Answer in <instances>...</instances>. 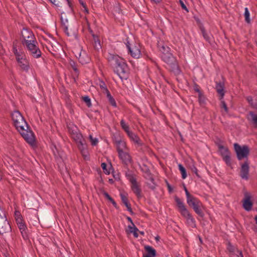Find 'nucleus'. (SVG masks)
<instances>
[{
	"instance_id": "1",
	"label": "nucleus",
	"mask_w": 257,
	"mask_h": 257,
	"mask_svg": "<svg viewBox=\"0 0 257 257\" xmlns=\"http://www.w3.org/2000/svg\"><path fill=\"white\" fill-rule=\"evenodd\" d=\"M107 59L114 72L118 75L122 82L127 81L128 78V67L123 59L117 55L109 54Z\"/></svg>"
},
{
	"instance_id": "2",
	"label": "nucleus",
	"mask_w": 257,
	"mask_h": 257,
	"mask_svg": "<svg viewBox=\"0 0 257 257\" xmlns=\"http://www.w3.org/2000/svg\"><path fill=\"white\" fill-rule=\"evenodd\" d=\"M14 124L22 137L28 143L32 145L34 144L35 141L34 134L25 120H22L20 122H16Z\"/></svg>"
},
{
	"instance_id": "3",
	"label": "nucleus",
	"mask_w": 257,
	"mask_h": 257,
	"mask_svg": "<svg viewBox=\"0 0 257 257\" xmlns=\"http://www.w3.org/2000/svg\"><path fill=\"white\" fill-rule=\"evenodd\" d=\"M115 143L116 146V149L120 160L124 165L127 166L128 163V153L126 143L121 140L116 141Z\"/></svg>"
},
{
	"instance_id": "4",
	"label": "nucleus",
	"mask_w": 257,
	"mask_h": 257,
	"mask_svg": "<svg viewBox=\"0 0 257 257\" xmlns=\"http://www.w3.org/2000/svg\"><path fill=\"white\" fill-rule=\"evenodd\" d=\"M71 137L77 144V147L80 150L81 154L84 159H86L88 158V151L87 150L86 141L83 138L82 135L81 134L80 131H79Z\"/></svg>"
},
{
	"instance_id": "5",
	"label": "nucleus",
	"mask_w": 257,
	"mask_h": 257,
	"mask_svg": "<svg viewBox=\"0 0 257 257\" xmlns=\"http://www.w3.org/2000/svg\"><path fill=\"white\" fill-rule=\"evenodd\" d=\"M160 50L162 53V59L164 62L174 67L177 66L176 60L170 53V48L169 47L163 46L161 47Z\"/></svg>"
},
{
	"instance_id": "6",
	"label": "nucleus",
	"mask_w": 257,
	"mask_h": 257,
	"mask_svg": "<svg viewBox=\"0 0 257 257\" xmlns=\"http://www.w3.org/2000/svg\"><path fill=\"white\" fill-rule=\"evenodd\" d=\"M38 44L36 40L32 41L27 42V43L23 45L29 52V54L34 58H39L41 56V52L37 46Z\"/></svg>"
},
{
	"instance_id": "7",
	"label": "nucleus",
	"mask_w": 257,
	"mask_h": 257,
	"mask_svg": "<svg viewBox=\"0 0 257 257\" xmlns=\"http://www.w3.org/2000/svg\"><path fill=\"white\" fill-rule=\"evenodd\" d=\"M234 148L238 160H241L247 158L249 153V149L247 146H240L235 143L234 144Z\"/></svg>"
},
{
	"instance_id": "8",
	"label": "nucleus",
	"mask_w": 257,
	"mask_h": 257,
	"mask_svg": "<svg viewBox=\"0 0 257 257\" xmlns=\"http://www.w3.org/2000/svg\"><path fill=\"white\" fill-rule=\"evenodd\" d=\"M188 205L193 207L195 212L199 215H202L201 208L203 207L201 202L197 198L192 197L187 199Z\"/></svg>"
},
{
	"instance_id": "9",
	"label": "nucleus",
	"mask_w": 257,
	"mask_h": 257,
	"mask_svg": "<svg viewBox=\"0 0 257 257\" xmlns=\"http://www.w3.org/2000/svg\"><path fill=\"white\" fill-rule=\"evenodd\" d=\"M21 36L23 38L22 41L23 45L27 43V42L36 40L35 35L32 31L27 28H24L21 31Z\"/></svg>"
},
{
	"instance_id": "10",
	"label": "nucleus",
	"mask_w": 257,
	"mask_h": 257,
	"mask_svg": "<svg viewBox=\"0 0 257 257\" xmlns=\"http://www.w3.org/2000/svg\"><path fill=\"white\" fill-rule=\"evenodd\" d=\"M16 60L21 70L26 72H28L30 69V63L25 54H22V56L16 59Z\"/></svg>"
},
{
	"instance_id": "11",
	"label": "nucleus",
	"mask_w": 257,
	"mask_h": 257,
	"mask_svg": "<svg viewBox=\"0 0 257 257\" xmlns=\"http://www.w3.org/2000/svg\"><path fill=\"white\" fill-rule=\"evenodd\" d=\"M130 182L131 183V188L134 193L138 197L141 196L140 185L137 178L134 176L130 175Z\"/></svg>"
},
{
	"instance_id": "12",
	"label": "nucleus",
	"mask_w": 257,
	"mask_h": 257,
	"mask_svg": "<svg viewBox=\"0 0 257 257\" xmlns=\"http://www.w3.org/2000/svg\"><path fill=\"white\" fill-rule=\"evenodd\" d=\"M12 231V228L7 218L0 220V234L9 233Z\"/></svg>"
},
{
	"instance_id": "13",
	"label": "nucleus",
	"mask_w": 257,
	"mask_h": 257,
	"mask_svg": "<svg viewBox=\"0 0 257 257\" xmlns=\"http://www.w3.org/2000/svg\"><path fill=\"white\" fill-rule=\"evenodd\" d=\"M52 41L48 40L46 39H44L46 41V43L44 44L47 49L53 55H55L57 53V48L56 45L58 44V43L53 39L51 37Z\"/></svg>"
},
{
	"instance_id": "14",
	"label": "nucleus",
	"mask_w": 257,
	"mask_h": 257,
	"mask_svg": "<svg viewBox=\"0 0 257 257\" xmlns=\"http://www.w3.org/2000/svg\"><path fill=\"white\" fill-rule=\"evenodd\" d=\"M244 198L243 201V208L248 211H250L252 207V203L251 201V195L250 193L245 192L244 194Z\"/></svg>"
},
{
	"instance_id": "15",
	"label": "nucleus",
	"mask_w": 257,
	"mask_h": 257,
	"mask_svg": "<svg viewBox=\"0 0 257 257\" xmlns=\"http://www.w3.org/2000/svg\"><path fill=\"white\" fill-rule=\"evenodd\" d=\"M219 150L226 164L227 165H230L231 161L230 153L229 152L228 149L226 147L220 145L219 146Z\"/></svg>"
},
{
	"instance_id": "16",
	"label": "nucleus",
	"mask_w": 257,
	"mask_h": 257,
	"mask_svg": "<svg viewBox=\"0 0 257 257\" xmlns=\"http://www.w3.org/2000/svg\"><path fill=\"white\" fill-rule=\"evenodd\" d=\"M249 174V164L247 162H245L241 166L240 169V177L242 179L247 180Z\"/></svg>"
},
{
	"instance_id": "17",
	"label": "nucleus",
	"mask_w": 257,
	"mask_h": 257,
	"mask_svg": "<svg viewBox=\"0 0 257 257\" xmlns=\"http://www.w3.org/2000/svg\"><path fill=\"white\" fill-rule=\"evenodd\" d=\"M181 214L184 218H185L186 220V223L188 225L192 228H194L196 226L195 220L189 213L188 210L186 211V213L185 212L184 214L183 213Z\"/></svg>"
},
{
	"instance_id": "18",
	"label": "nucleus",
	"mask_w": 257,
	"mask_h": 257,
	"mask_svg": "<svg viewBox=\"0 0 257 257\" xmlns=\"http://www.w3.org/2000/svg\"><path fill=\"white\" fill-rule=\"evenodd\" d=\"M140 46L139 44H137L134 46L130 47V53L133 57L135 58H139L141 56Z\"/></svg>"
},
{
	"instance_id": "19",
	"label": "nucleus",
	"mask_w": 257,
	"mask_h": 257,
	"mask_svg": "<svg viewBox=\"0 0 257 257\" xmlns=\"http://www.w3.org/2000/svg\"><path fill=\"white\" fill-rule=\"evenodd\" d=\"M227 249L230 252V257H243L241 251L230 244H228Z\"/></svg>"
},
{
	"instance_id": "20",
	"label": "nucleus",
	"mask_w": 257,
	"mask_h": 257,
	"mask_svg": "<svg viewBox=\"0 0 257 257\" xmlns=\"http://www.w3.org/2000/svg\"><path fill=\"white\" fill-rule=\"evenodd\" d=\"M78 60L82 64L88 63L90 60L89 57L84 51H81L79 54Z\"/></svg>"
},
{
	"instance_id": "21",
	"label": "nucleus",
	"mask_w": 257,
	"mask_h": 257,
	"mask_svg": "<svg viewBox=\"0 0 257 257\" xmlns=\"http://www.w3.org/2000/svg\"><path fill=\"white\" fill-rule=\"evenodd\" d=\"M247 119L254 127H257V113L250 111L247 115Z\"/></svg>"
},
{
	"instance_id": "22",
	"label": "nucleus",
	"mask_w": 257,
	"mask_h": 257,
	"mask_svg": "<svg viewBox=\"0 0 257 257\" xmlns=\"http://www.w3.org/2000/svg\"><path fill=\"white\" fill-rule=\"evenodd\" d=\"M146 253L144 254L143 257H155L156 255V250L152 246L146 245L145 246Z\"/></svg>"
},
{
	"instance_id": "23",
	"label": "nucleus",
	"mask_w": 257,
	"mask_h": 257,
	"mask_svg": "<svg viewBox=\"0 0 257 257\" xmlns=\"http://www.w3.org/2000/svg\"><path fill=\"white\" fill-rule=\"evenodd\" d=\"M176 202L177 205V207L179 208V212L181 214L186 213V211H187V209L185 206L183 202L178 197H175V198Z\"/></svg>"
},
{
	"instance_id": "24",
	"label": "nucleus",
	"mask_w": 257,
	"mask_h": 257,
	"mask_svg": "<svg viewBox=\"0 0 257 257\" xmlns=\"http://www.w3.org/2000/svg\"><path fill=\"white\" fill-rule=\"evenodd\" d=\"M12 117L14 122V124L25 120L24 117L22 116L19 111H15L12 113Z\"/></svg>"
},
{
	"instance_id": "25",
	"label": "nucleus",
	"mask_w": 257,
	"mask_h": 257,
	"mask_svg": "<svg viewBox=\"0 0 257 257\" xmlns=\"http://www.w3.org/2000/svg\"><path fill=\"white\" fill-rule=\"evenodd\" d=\"M130 222L131 223L132 226L130 225V232L133 233L135 237H138L139 233L144 234V232L140 231L136 227L134 224L133 223L131 219L130 218Z\"/></svg>"
},
{
	"instance_id": "26",
	"label": "nucleus",
	"mask_w": 257,
	"mask_h": 257,
	"mask_svg": "<svg viewBox=\"0 0 257 257\" xmlns=\"http://www.w3.org/2000/svg\"><path fill=\"white\" fill-rule=\"evenodd\" d=\"M18 226L21 231V233L24 239H27L28 238V234L27 233V228L25 223H19L18 225Z\"/></svg>"
},
{
	"instance_id": "27",
	"label": "nucleus",
	"mask_w": 257,
	"mask_h": 257,
	"mask_svg": "<svg viewBox=\"0 0 257 257\" xmlns=\"http://www.w3.org/2000/svg\"><path fill=\"white\" fill-rule=\"evenodd\" d=\"M224 86L223 83L219 82L216 83V89L219 94L221 96V99H222L224 95Z\"/></svg>"
},
{
	"instance_id": "28",
	"label": "nucleus",
	"mask_w": 257,
	"mask_h": 257,
	"mask_svg": "<svg viewBox=\"0 0 257 257\" xmlns=\"http://www.w3.org/2000/svg\"><path fill=\"white\" fill-rule=\"evenodd\" d=\"M61 22L62 28L64 30L65 34L68 36H70L71 34L68 32V20L67 19H64L62 17H61Z\"/></svg>"
},
{
	"instance_id": "29",
	"label": "nucleus",
	"mask_w": 257,
	"mask_h": 257,
	"mask_svg": "<svg viewBox=\"0 0 257 257\" xmlns=\"http://www.w3.org/2000/svg\"><path fill=\"white\" fill-rule=\"evenodd\" d=\"M69 64L70 66L71 67V68L74 71V73H75L74 75L76 77H78V75L79 74V70H78V69L77 68L78 65L76 64V63L75 61H74L73 60H70Z\"/></svg>"
},
{
	"instance_id": "30",
	"label": "nucleus",
	"mask_w": 257,
	"mask_h": 257,
	"mask_svg": "<svg viewBox=\"0 0 257 257\" xmlns=\"http://www.w3.org/2000/svg\"><path fill=\"white\" fill-rule=\"evenodd\" d=\"M92 36L93 38L94 48L98 50L101 48L100 40H99L98 36L94 34H92Z\"/></svg>"
},
{
	"instance_id": "31",
	"label": "nucleus",
	"mask_w": 257,
	"mask_h": 257,
	"mask_svg": "<svg viewBox=\"0 0 257 257\" xmlns=\"http://www.w3.org/2000/svg\"><path fill=\"white\" fill-rule=\"evenodd\" d=\"M121 200L123 204L126 206L127 210H128V201L127 199V193L121 192L120 193Z\"/></svg>"
},
{
	"instance_id": "32",
	"label": "nucleus",
	"mask_w": 257,
	"mask_h": 257,
	"mask_svg": "<svg viewBox=\"0 0 257 257\" xmlns=\"http://www.w3.org/2000/svg\"><path fill=\"white\" fill-rule=\"evenodd\" d=\"M68 131L69 133L70 134L71 137L74 135L75 134L79 132V130L78 129L77 127L74 124H70L68 126Z\"/></svg>"
},
{
	"instance_id": "33",
	"label": "nucleus",
	"mask_w": 257,
	"mask_h": 257,
	"mask_svg": "<svg viewBox=\"0 0 257 257\" xmlns=\"http://www.w3.org/2000/svg\"><path fill=\"white\" fill-rule=\"evenodd\" d=\"M105 94L106 95V97H107L110 104L112 106H113L114 107H116V104L115 101L114 99L113 98V97L111 96L110 92L108 91Z\"/></svg>"
},
{
	"instance_id": "34",
	"label": "nucleus",
	"mask_w": 257,
	"mask_h": 257,
	"mask_svg": "<svg viewBox=\"0 0 257 257\" xmlns=\"http://www.w3.org/2000/svg\"><path fill=\"white\" fill-rule=\"evenodd\" d=\"M179 169L182 175V178L185 179L187 177V173L185 168L180 164L178 165Z\"/></svg>"
},
{
	"instance_id": "35",
	"label": "nucleus",
	"mask_w": 257,
	"mask_h": 257,
	"mask_svg": "<svg viewBox=\"0 0 257 257\" xmlns=\"http://www.w3.org/2000/svg\"><path fill=\"white\" fill-rule=\"evenodd\" d=\"M99 86H100V88L102 89V92L103 93L105 94L106 92L109 91L108 89H107V88L106 87V85L105 82L101 80L99 81Z\"/></svg>"
},
{
	"instance_id": "36",
	"label": "nucleus",
	"mask_w": 257,
	"mask_h": 257,
	"mask_svg": "<svg viewBox=\"0 0 257 257\" xmlns=\"http://www.w3.org/2000/svg\"><path fill=\"white\" fill-rule=\"evenodd\" d=\"M82 99L88 107H90L92 106L90 98L88 96H82Z\"/></svg>"
},
{
	"instance_id": "37",
	"label": "nucleus",
	"mask_w": 257,
	"mask_h": 257,
	"mask_svg": "<svg viewBox=\"0 0 257 257\" xmlns=\"http://www.w3.org/2000/svg\"><path fill=\"white\" fill-rule=\"evenodd\" d=\"M13 52L16 56V59H17L20 57H21L22 56V54H25V53L23 52L18 51L16 47H13Z\"/></svg>"
},
{
	"instance_id": "38",
	"label": "nucleus",
	"mask_w": 257,
	"mask_h": 257,
	"mask_svg": "<svg viewBox=\"0 0 257 257\" xmlns=\"http://www.w3.org/2000/svg\"><path fill=\"white\" fill-rule=\"evenodd\" d=\"M201 33L202 34V35L204 37V38L207 41H208L209 42L210 41V38H211V35H209V34H208L206 31L205 30H204V29L203 28H202L201 29Z\"/></svg>"
},
{
	"instance_id": "39",
	"label": "nucleus",
	"mask_w": 257,
	"mask_h": 257,
	"mask_svg": "<svg viewBox=\"0 0 257 257\" xmlns=\"http://www.w3.org/2000/svg\"><path fill=\"white\" fill-rule=\"evenodd\" d=\"M244 17H245V22L247 23H249L250 21V19H249L250 14H249V12L248 11L247 8H245L244 9Z\"/></svg>"
},
{
	"instance_id": "40",
	"label": "nucleus",
	"mask_w": 257,
	"mask_h": 257,
	"mask_svg": "<svg viewBox=\"0 0 257 257\" xmlns=\"http://www.w3.org/2000/svg\"><path fill=\"white\" fill-rule=\"evenodd\" d=\"M120 125H121L122 128L125 131V132L126 133L127 135L128 136V126L125 123L124 120L122 119L121 120Z\"/></svg>"
},
{
	"instance_id": "41",
	"label": "nucleus",
	"mask_w": 257,
	"mask_h": 257,
	"mask_svg": "<svg viewBox=\"0 0 257 257\" xmlns=\"http://www.w3.org/2000/svg\"><path fill=\"white\" fill-rule=\"evenodd\" d=\"M198 95V100L199 103L201 104H203L205 103L206 101L205 97L202 94L201 92H199V94Z\"/></svg>"
},
{
	"instance_id": "42",
	"label": "nucleus",
	"mask_w": 257,
	"mask_h": 257,
	"mask_svg": "<svg viewBox=\"0 0 257 257\" xmlns=\"http://www.w3.org/2000/svg\"><path fill=\"white\" fill-rule=\"evenodd\" d=\"M89 139L91 142V145L92 146H96L98 142V139L97 138H93L92 137V136L91 135H90L89 136Z\"/></svg>"
},
{
	"instance_id": "43",
	"label": "nucleus",
	"mask_w": 257,
	"mask_h": 257,
	"mask_svg": "<svg viewBox=\"0 0 257 257\" xmlns=\"http://www.w3.org/2000/svg\"><path fill=\"white\" fill-rule=\"evenodd\" d=\"M130 139L133 140L135 143L139 144V139L135 135L130 132Z\"/></svg>"
},
{
	"instance_id": "44",
	"label": "nucleus",
	"mask_w": 257,
	"mask_h": 257,
	"mask_svg": "<svg viewBox=\"0 0 257 257\" xmlns=\"http://www.w3.org/2000/svg\"><path fill=\"white\" fill-rule=\"evenodd\" d=\"M101 166L106 174H109L110 173V169L109 170L106 169L107 165L105 163H102Z\"/></svg>"
},
{
	"instance_id": "45",
	"label": "nucleus",
	"mask_w": 257,
	"mask_h": 257,
	"mask_svg": "<svg viewBox=\"0 0 257 257\" xmlns=\"http://www.w3.org/2000/svg\"><path fill=\"white\" fill-rule=\"evenodd\" d=\"M15 215H16V221L17 225H18V224L19 223H23L24 222L23 221L22 216L20 214L17 215V213H16Z\"/></svg>"
},
{
	"instance_id": "46",
	"label": "nucleus",
	"mask_w": 257,
	"mask_h": 257,
	"mask_svg": "<svg viewBox=\"0 0 257 257\" xmlns=\"http://www.w3.org/2000/svg\"><path fill=\"white\" fill-rule=\"evenodd\" d=\"M246 99L248 103L253 107H257V105L255 104H254L253 102L252 97L250 96H247Z\"/></svg>"
},
{
	"instance_id": "47",
	"label": "nucleus",
	"mask_w": 257,
	"mask_h": 257,
	"mask_svg": "<svg viewBox=\"0 0 257 257\" xmlns=\"http://www.w3.org/2000/svg\"><path fill=\"white\" fill-rule=\"evenodd\" d=\"M7 217L5 211L2 209L0 206V220Z\"/></svg>"
},
{
	"instance_id": "48",
	"label": "nucleus",
	"mask_w": 257,
	"mask_h": 257,
	"mask_svg": "<svg viewBox=\"0 0 257 257\" xmlns=\"http://www.w3.org/2000/svg\"><path fill=\"white\" fill-rule=\"evenodd\" d=\"M103 195H104V196L107 199H108L110 202L111 201H112V200L113 199L108 194V193H107L106 192H105L104 191L103 192Z\"/></svg>"
},
{
	"instance_id": "49",
	"label": "nucleus",
	"mask_w": 257,
	"mask_h": 257,
	"mask_svg": "<svg viewBox=\"0 0 257 257\" xmlns=\"http://www.w3.org/2000/svg\"><path fill=\"white\" fill-rule=\"evenodd\" d=\"M221 107L224 109V110L225 112H228V108L224 101H221Z\"/></svg>"
},
{
	"instance_id": "50",
	"label": "nucleus",
	"mask_w": 257,
	"mask_h": 257,
	"mask_svg": "<svg viewBox=\"0 0 257 257\" xmlns=\"http://www.w3.org/2000/svg\"><path fill=\"white\" fill-rule=\"evenodd\" d=\"M184 190H185V194L186 195L187 199H188L189 198H190L192 197H193L189 194L188 191L187 190V188L185 187H184Z\"/></svg>"
},
{
	"instance_id": "51",
	"label": "nucleus",
	"mask_w": 257,
	"mask_h": 257,
	"mask_svg": "<svg viewBox=\"0 0 257 257\" xmlns=\"http://www.w3.org/2000/svg\"><path fill=\"white\" fill-rule=\"evenodd\" d=\"M180 5H181L182 9H183L184 10H185L188 12V10L187 7H186V6L185 5V4H184V3L183 2V1L182 0H180Z\"/></svg>"
},
{
	"instance_id": "52",
	"label": "nucleus",
	"mask_w": 257,
	"mask_h": 257,
	"mask_svg": "<svg viewBox=\"0 0 257 257\" xmlns=\"http://www.w3.org/2000/svg\"><path fill=\"white\" fill-rule=\"evenodd\" d=\"M52 4L55 5V6H58L59 7V4L58 3H56V0H49Z\"/></svg>"
},
{
	"instance_id": "53",
	"label": "nucleus",
	"mask_w": 257,
	"mask_h": 257,
	"mask_svg": "<svg viewBox=\"0 0 257 257\" xmlns=\"http://www.w3.org/2000/svg\"><path fill=\"white\" fill-rule=\"evenodd\" d=\"M192 171L195 173L197 175H198L197 174V168L195 167H193L192 168Z\"/></svg>"
},
{
	"instance_id": "54",
	"label": "nucleus",
	"mask_w": 257,
	"mask_h": 257,
	"mask_svg": "<svg viewBox=\"0 0 257 257\" xmlns=\"http://www.w3.org/2000/svg\"><path fill=\"white\" fill-rule=\"evenodd\" d=\"M79 2H80V4L82 6V7L83 8H84L85 7H86V4L82 1V0H79Z\"/></svg>"
},
{
	"instance_id": "55",
	"label": "nucleus",
	"mask_w": 257,
	"mask_h": 257,
	"mask_svg": "<svg viewBox=\"0 0 257 257\" xmlns=\"http://www.w3.org/2000/svg\"><path fill=\"white\" fill-rule=\"evenodd\" d=\"M194 90H195V91L198 92V95L199 94V92H201L197 87H195L194 88Z\"/></svg>"
},
{
	"instance_id": "56",
	"label": "nucleus",
	"mask_w": 257,
	"mask_h": 257,
	"mask_svg": "<svg viewBox=\"0 0 257 257\" xmlns=\"http://www.w3.org/2000/svg\"><path fill=\"white\" fill-rule=\"evenodd\" d=\"M66 1L67 2V4H68L69 7L71 9L72 8V4H71L70 1L66 0Z\"/></svg>"
},
{
	"instance_id": "57",
	"label": "nucleus",
	"mask_w": 257,
	"mask_h": 257,
	"mask_svg": "<svg viewBox=\"0 0 257 257\" xmlns=\"http://www.w3.org/2000/svg\"><path fill=\"white\" fill-rule=\"evenodd\" d=\"M151 1L154 3L159 4L162 1V0H151Z\"/></svg>"
},
{
	"instance_id": "58",
	"label": "nucleus",
	"mask_w": 257,
	"mask_h": 257,
	"mask_svg": "<svg viewBox=\"0 0 257 257\" xmlns=\"http://www.w3.org/2000/svg\"><path fill=\"white\" fill-rule=\"evenodd\" d=\"M110 202L113 204V205L115 207H116L117 204H116V203L115 202V201L113 199L112 200V201H111Z\"/></svg>"
},
{
	"instance_id": "59",
	"label": "nucleus",
	"mask_w": 257,
	"mask_h": 257,
	"mask_svg": "<svg viewBox=\"0 0 257 257\" xmlns=\"http://www.w3.org/2000/svg\"><path fill=\"white\" fill-rule=\"evenodd\" d=\"M125 45H126V48L128 49V38L126 39Z\"/></svg>"
},
{
	"instance_id": "60",
	"label": "nucleus",
	"mask_w": 257,
	"mask_h": 257,
	"mask_svg": "<svg viewBox=\"0 0 257 257\" xmlns=\"http://www.w3.org/2000/svg\"><path fill=\"white\" fill-rule=\"evenodd\" d=\"M108 182L110 184H112L114 183V181L113 179H109Z\"/></svg>"
},
{
	"instance_id": "61",
	"label": "nucleus",
	"mask_w": 257,
	"mask_h": 257,
	"mask_svg": "<svg viewBox=\"0 0 257 257\" xmlns=\"http://www.w3.org/2000/svg\"><path fill=\"white\" fill-rule=\"evenodd\" d=\"M84 9V11L86 13L88 14V10L87 9L86 6L84 8H83Z\"/></svg>"
},
{
	"instance_id": "62",
	"label": "nucleus",
	"mask_w": 257,
	"mask_h": 257,
	"mask_svg": "<svg viewBox=\"0 0 257 257\" xmlns=\"http://www.w3.org/2000/svg\"><path fill=\"white\" fill-rule=\"evenodd\" d=\"M2 176H3V173H2V171L0 170V180H1V179H2Z\"/></svg>"
},
{
	"instance_id": "63",
	"label": "nucleus",
	"mask_w": 257,
	"mask_h": 257,
	"mask_svg": "<svg viewBox=\"0 0 257 257\" xmlns=\"http://www.w3.org/2000/svg\"><path fill=\"white\" fill-rule=\"evenodd\" d=\"M125 232L127 235H128V227L127 228H125Z\"/></svg>"
},
{
	"instance_id": "64",
	"label": "nucleus",
	"mask_w": 257,
	"mask_h": 257,
	"mask_svg": "<svg viewBox=\"0 0 257 257\" xmlns=\"http://www.w3.org/2000/svg\"><path fill=\"white\" fill-rule=\"evenodd\" d=\"M149 175V179H150V180H151V181H153V178H152V176H151L150 175Z\"/></svg>"
}]
</instances>
